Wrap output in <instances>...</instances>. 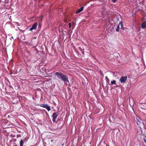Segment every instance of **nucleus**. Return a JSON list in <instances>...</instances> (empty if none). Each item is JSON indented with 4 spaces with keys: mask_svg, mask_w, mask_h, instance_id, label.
Returning <instances> with one entry per match:
<instances>
[{
    "mask_svg": "<svg viewBox=\"0 0 146 146\" xmlns=\"http://www.w3.org/2000/svg\"><path fill=\"white\" fill-rule=\"evenodd\" d=\"M60 79L63 81L64 83L66 82H67L68 83L69 82L68 77L64 74Z\"/></svg>",
    "mask_w": 146,
    "mask_h": 146,
    "instance_id": "1",
    "label": "nucleus"
},
{
    "mask_svg": "<svg viewBox=\"0 0 146 146\" xmlns=\"http://www.w3.org/2000/svg\"><path fill=\"white\" fill-rule=\"evenodd\" d=\"M127 79V76H121L119 79V81L121 83H124L125 82Z\"/></svg>",
    "mask_w": 146,
    "mask_h": 146,
    "instance_id": "2",
    "label": "nucleus"
},
{
    "mask_svg": "<svg viewBox=\"0 0 146 146\" xmlns=\"http://www.w3.org/2000/svg\"><path fill=\"white\" fill-rule=\"evenodd\" d=\"M40 106L46 108L48 111H49L51 110V108L50 106L48 105L47 104H41Z\"/></svg>",
    "mask_w": 146,
    "mask_h": 146,
    "instance_id": "3",
    "label": "nucleus"
},
{
    "mask_svg": "<svg viewBox=\"0 0 146 146\" xmlns=\"http://www.w3.org/2000/svg\"><path fill=\"white\" fill-rule=\"evenodd\" d=\"M56 113H54L52 115V117L53 119H52V121L54 122H56V120L57 118L58 114H57Z\"/></svg>",
    "mask_w": 146,
    "mask_h": 146,
    "instance_id": "4",
    "label": "nucleus"
},
{
    "mask_svg": "<svg viewBox=\"0 0 146 146\" xmlns=\"http://www.w3.org/2000/svg\"><path fill=\"white\" fill-rule=\"evenodd\" d=\"M137 121H136L137 124L139 125L142 122L143 123V121L138 116L136 117Z\"/></svg>",
    "mask_w": 146,
    "mask_h": 146,
    "instance_id": "5",
    "label": "nucleus"
},
{
    "mask_svg": "<svg viewBox=\"0 0 146 146\" xmlns=\"http://www.w3.org/2000/svg\"><path fill=\"white\" fill-rule=\"evenodd\" d=\"M63 74L61 72H57L55 73V75L57 76L58 78L60 79Z\"/></svg>",
    "mask_w": 146,
    "mask_h": 146,
    "instance_id": "6",
    "label": "nucleus"
},
{
    "mask_svg": "<svg viewBox=\"0 0 146 146\" xmlns=\"http://www.w3.org/2000/svg\"><path fill=\"white\" fill-rule=\"evenodd\" d=\"M37 26V23H34L32 26L31 27L30 29V31H32L33 30L35 29H36Z\"/></svg>",
    "mask_w": 146,
    "mask_h": 146,
    "instance_id": "7",
    "label": "nucleus"
},
{
    "mask_svg": "<svg viewBox=\"0 0 146 146\" xmlns=\"http://www.w3.org/2000/svg\"><path fill=\"white\" fill-rule=\"evenodd\" d=\"M141 27L143 29L146 28V21L142 23L141 25Z\"/></svg>",
    "mask_w": 146,
    "mask_h": 146,
    "instance_id": "8",
    "label": "nucleus"
},
{
    "mask_svg": "<svg viewBox=\"0 0 146 146\" xmlns=\"http://www.w3.org/2000/svg\"><path fill=\"white\" fill-rule=\"evenodd\" d=\"M84 9V7H81L80 9L76 11V13H78L80 12H81V11H82Z\"/></svg>",
    "mask_w": 146,
    "mask_h": 146,
    "instance_id": "9",
    "label": "nucleus"
},
{
    "mask_svg": "<svg viewBox=\"0 0 146 146\" xmlns=\"http://www.w3.org/2000/svg\"><path fill=\"white\" fill-rule=\"evenodd\" d=\"M119 25H120L121 27V29L124 30V27H123V23L122 21H121L120 22H119Z\"/></svg>",
    "mask_w": 146,
    "mask_h": 146,
    "instance_id": "10",
    "label": "nucleus"
},
{
    "mask_svg": "<svg viewBox=\"0 0 146 146\" xmlns=\"http://www.w3.org/2000/svg\"><path fill=\"white\" fill-rule=\"evenodd\" d=\"M24 144V142L22 139L21 140L20 142V146H23Z\"/></svg>",
    "mask_w": 146,
    "mask_h": 146,
    "instance_id": "11",
    "label": "nucleus"
},
{
    "mask_svg": "<svg viewBox=\"0 0 146 146\" xmlns=\"http://www.w3.org/2000/svg\"><path fill=\"white\" fill-rule=\"evenodd\" d=\"M111 84L112 85L116 84V81L115 80H113V81H111Z\"/></svg>",
    "mask_w": 146,
    "mask_h": 146,
    "instance_id": "12",
    "label": "nucleus"
},
{
    "mask_svg": "<svg viewBox=\"0 0 146 146\" xmlns=\"http://www.w3.org/2000/svg\"><path fill=\"white\" fill-rule=\"evenodd\" d=\"M119 24L117 26V27L116 29V31H117V32L119 31Z\"/></svg>",
    "mask_w": 146,
    "mask_h": 146,
    "instance_id": "13",
    "label": "nucleus"
},
{
    "mask_svg": "<svg viewBox=\"0 0 146 146\" xmlns=\"http://www.w3.org/2000/svg\"><path fill=\"white\" fill-rule=\"evenodd\" d=\"M78 49L80 50L81 51V52H82V51H84V50H83L80 47H78Z\"/></svg>",
    "mask_w": 146,
    "mask_h": 146,
    "instance_id": "14",
    "label": "nucleus"
},
{
    "mask_svg": "<svg viewBox=\"0 0 146 146\" xmlns=\"http://www.w3.org/2000/svg\"><path fill=\"white\" fill-rule=\"evenodd\" d=\"M143 140L146 143V136H145V137L143 138Z\"/></svg>",
    "mask_w": 146,
    "mask_h": 146,
    "instance_id": "15",
    "label": "nucleus"
},
{
    "mask_svg": "<svg viewBox=\"0 0 146 146\" xmlns=\"http://www.w3.org/2000/svg\"><path fill=\"white\" fill-rule=\"evenodd\" d=\"M68 26L69 28H70L71 27V23H70L68 24Z\"/></svg>",
    "mask_w": 146,
    "mask_h": 146,
    "instance_id": "16",
    "label": "nucleus"
},
{
    "mask_svg": "<svg viewBox=\"0 0 146 146\" xmlns=\"http://www.w3.org/2000/svg\"><path fill=\"white\" fill-rule=\"evenodd\" d=\"M117 0H112V1L113 3H115L116 2Z\"/></svg>",
    "mask_w": 146,
    "mask_h": 146,
    "instance_id": "17",
    "label": "nucleus"
},
{
    "mask_svg": "<svg viewBox=\"0 0 146 146\" xmlns=\"http://www.w3.org/2000/svg\"><path fill=\"white\" fill-rule=\"evenodd\" d=\"M82 54H84V51H82Z\"/></svg>",
    "mask_w": 146,
    "mask_h": 146,
    "instance_id": "18",
    "label": "nucleus"
},
{
    "mask_svg": "<svg viewBox=\"0 0 146 146\" xmlns=\"http://www.w3.org/2000/svg\"><path fill=\"white\" fill-rule=\"evenodd\" d=\"M43 145H44H44H46V143H43Z\"/></svg>",
    "mask_w": 146,
    "mask_h": 146,
    "instance_id": "19",
    "label": "nucleus"
},
{
    "mask_svg": "<svg viewBox=\"0 0 146 146\" xmlns=\"http://www.w3.org/2000/svg\"><path fill=\"white\" fill-rule=\"evenodd\" d=\"M13 146H17V145H13Z\"/></svg>",
    "mask_w": 146,
    "mask_h": 146,
    "instance_id": "20",
    "label": "nucleus"
},
{
    "mask_svg": "<svg viewBox=\"0 0 146 146\" xmlns=\"http://www.w3.org/2000/svg\"><path fill=\"white\" fill-rule=\"evenodd\" d=\"M11 38H13V36H12V37H11Z\"/></svg>",
    "mask_w": 146,
    "mask_h": 146,
    "instance_id": "21",
    "label": "nucleus"
},
{
    "mask_svg": "<svg viewBox=\"0 0 146 146\" xmlns=\"http://www.w3.org/2000/svg\"><path fill=\"white\" fill-rule=\"evenodd\" d=\"M106 78H107V76H106Z\"/></svg>",
    "mask_w": 146,
    "mask_h": 146,
    "instance_id": "22",
    "label": "nucleus"
}]
</instances>
